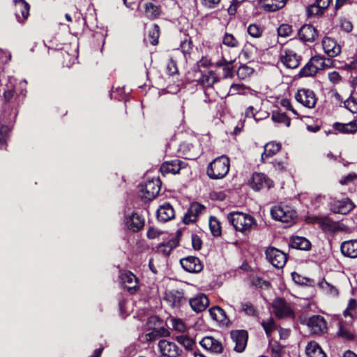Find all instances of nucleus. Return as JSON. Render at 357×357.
Returning a JSON list of instances; mask_svg holds the SVG:
<instances>
[{
    "mask_svg": "<svg viewBox=\"0 0 357 357\" xmlns=\"http://www.w3.org/2000/svg\"><path fill=\"white\" fill-rule=\"evenodd\" d=\"M253 70L247 66H241L237 70V75L241 79H245L247 76L250 75L252 73Z\"/></svg>",
    "mask_w": 357,
    "mask_h": 357,
    "instance_id": "nucleus-54",
    "label": "nucleus"
},
{
    "mask_svg": "<svg viewBox=\"0 0 357 357\" xmlns=\"http://www.w3.org/2000/svg\"><path fill=\"white\" fill-rule=\"evenodd\" d=\"M316 222L325 232L333 233L343 230V225L326 216L317 218Z\"/></svg>",
    "mask_w": 357,
    "mask_h": 357,
    "instance_id": "nucleus-13",
    "label": "nucleus"
},
{
    "mask_svg": "<svg viewBox=\"0 0 357 357\" xmlns=\"http://www.w3.org/2000/svg\"><path fill=\"white\" fill-rule=\"evenodd\" d=\"M146 15L150 18H155L160 14V9L158 6L151 3L145 5Z\"/></svg>",
    "mask_w": 357,
    "mask_h": 357,
    "instance_id": "nucleus-45",
    "label": "nucleus"
},
{
    "mask_svg": "<svg viewBox=\"0 0 357 357\" xmlns=\"http://www.w3.org/2000/svg\"><path fill=\"white\" fill-rule=\"evenodd\" d=\"M175 216L174 210L172 206L169 203H165L158 208L157 218L162 222H167L173 219Z\"/></svg>",
    "mask_w": 357,
    "mask_h": 357,
    "instance_id": "nucleus-24",
    "label": "nucleus"
},
{
    "mask_svg": "<svg viewBox=\"0 0 357 357\" xmlns=\"http://www.w3.org/2000/svg\"><path fill=\"white\" fill-rule=\"evenodd\" d=\"M312 63H313V66L317 71V73L319 70H324V66H326V63H324V59L321 56H314L311 59Z\"/></svg>",
    "mask_w": 357,
    "mask_h": 357,
    "instance_id": "nucleus-51",
    "label": "nucleus"
},
{
    "mask_svg": "<svg viewBox=\"0 0 357 357\" xmlns=\"http://www.w3.org/2000/svg\"><path fill=\"white\" fill-rule=\"evenodd\" d=\"M167 297V299L171 303L172 307H179L184 300L183 295L178 292L170 293Z\"/></svg>",
    "mask_w": 357,
    "mask_h": 357,
    "instance_id": "nucleus-39",
    "label": "nucleus"
},
{
    "mask_svg": "<svg viewBox=\"0 0 357 357\" xmlns=\"http://www.w3.org/2000/svg\"><path fill=\"white\" fill-rule=\"evenodd\" d=\"M272 119L275 122L284 123L287 127L291 123L290 119L284 113L274 112L272 114Z\"/></svg>",
    "mask_w": 357,
    "mask_h": 357,
    "instance_id": "nucleus-43",
    "label": "nucleus"
},
{
    "mask_svg": "<svg viewBox=\"0 0 357 357\" xmlns=\"http://www.w3.org/2000/svg\"><path fill=\"white\" fill-rule=\"evenodd\" d=\"M209 227L212 234L214 236L221 235L220 222L215 217L211 216L209 219Z\"/></svg>",
    "mask_w": 357,
    "mask_h": 357,
    "instance_id": "nucleus-38",
    "label": "nucleus"
},
{
    "mask_svg": "<svg viewBox=\"0 0 357 357\" xmlns=\"http://www.w3.org/2000/svg\"><path fill=\"white\" fill-rule=\"evenodd\" d=\"M120 278L123 284V287L127 289L130 294L136 291L137 278L130 271H126L121 273Z\"/></svg>",
    "mask_w": 357,
    "mask_h": 357,
    "instance_id": "nucleus-23",
    "label": "nucleus"
},
{
    "mask_svg": "<svg viewBox=\"0 0 357 357\" xmlns=\"http://www.w3.org/2000/svg\"><path fill=\"white\" fill-rule=\"evenodd\" d=\"M228 221L236 231L243 234L250 232L256 225L255 219L250 215L242 212H231L227 215Z\"/></svg>",
    "mask_w": 357,
    "mask_h": 357,
    "instance_id": "nucleus-1",
    "label": "nucleus"
},
{
    "mask_svg": "<svg viewBox=\"0 0 357 357\" xmlns=\"http://www.w3.org/2000/svg\"><path fill=\"white\" fill-rule=\"evenodd\" d=\"M180 47L184 54H190L192 50V43L191 40L185 37V38L181 41Z\"/></svg>",
    "mask_w": 357,
    "mask_h": 357,
    "instance_id": "nucleus-52",
    "label": "nucleus"
},
{
    "mask_svg": "<svg viewBox=\"0 0 357 357\" xmlns=\"http://www.w3.org/2000/svg\"><path fill=\"white\" fill-rule=\"evenodd\" d=\"M334 128L340 132L353 134L357 131V120L352 121L348 123H335Z\"/></svg>",
    "mask_w": 357,
    "mask_h": 357,
    "instance_id": "nucleus-32",
    "label": "nucleus"
},
{
    "mask_svg": "<svg viewBox=\"0 0 357 357\" xmlns=\"http://www.w3.org/2000/svg\"><path fill=\"white\" fill-rule=\"evenodd\" d=\"M199 344L204 349L213 354H219L223 351L221 342L212 336L204 337Z\"/></svg>",
    "mask_w": 357,
    "mask_h": 357,
    "instance_id": "nucleus-14",
    "label": "nucleus"
},
{
    "mask_svg": "<svg viewBox=\"0 0 357 357\" xmlns=\"http://www.w3.org/2000/svg\"><path fill=\"white\" fill-rule=\"evenodd\" d=\"M291 277H292L293 280L296 284H306L307 282H308L307 278L303 277L301 275H299L298 273H295V272L291 273Z\"/></svg>",
    "mask_w": 357,
    "mask_h": 357,
    "instance_id": "nucleus-58",
    "label": "nucleus"
},
{
    "mask_svg": "<svg viewBox=\"0 0 357 357\" xmlns=\"http://www.w3.org/2000/svg\"><path fill=\"white\" fill-rule=\"evenodd\" d=\"M261 326H263L266 334L268 337H271L272 333L275 329V323L273 317H269L266 320L261 321Z\"/></svg>",
    "mask_w": 357,
    "mask_h": 357,
    "instance_id": "nucleus-40",
    "label": "nucleus"
},
{
    "mask_svg": "<svg viewBox=\"0 0 357 357\" xmlns=\"http://www.w3.org/2000/svg\"><path fill=\"white\" fill-rule=\"evenodd\" d=\"M307 325L313 334H321L326 331V322L320 315H314L309 318Z\"/></svg>",
    "mask_w": 357,
    "mask_h": 357,
    "instance_id": "nucleus-15",
    "label": "nucleus"
},
{
    "mask_svg": "<svg viewBox=\"0 0 357 357\" xmlns=\"http://www.w3.org/2000/svg\"><path fill=\"white\" fill-rule=\"evenodd\" d=\"M248 33L253 38H259L263 33V29L258 24H252L248 27Z\"/></svg>",
    "mask_w": 357,
    "mask_h": 357,
    "instance_id": "nucleus-46",
    "label": "nucleus"
},
{
    "mask_svg": "<svg viewBox=\"0 0 357 357\" xmlns=\"http://www.w3.org/2000/svg\"><path fill=\"white\" fill-rule=\"evenodd\" d=\"M272 307L275 316L280 319L294 317V312L290 304L282 298H275Z\"/></svg>",
    "mask_w": 357,
    "mask_h": 357,
    "instance_id": "nucleus-5",
    "label": "nucleus"
},
{
    "mask_svg": "<svg viewBox=\"0 0 357 357\" xmlns=\"http://www.w3.org/2000/svg\"><path fill=\"white\" fill-rule=\"evenodd\" d=\"M307 12L308 15H320L323 13L324 10L315 3L312 4L307 7Z\"/></svg>",
    "mask_w": 357,
    "mask_h": 357,
    "instance_id": "nucleus-55",
    "label": "nucleus"
},
{
    "mask_svg": "<svg viewBox=\"0 0 357 357\" xmlns=\"http://www.w3.org/2000/svg\"><path fill=\"white\" fill-rule=\"evenodd\" d=\"M149 36L151 38L150 43L152 45H156L158 43V39L159 37V26L154 24L151 30L149 31Z\"/></svg>",
    "mask_w": 357,
    "mask_h": 357,
    "instance_id": "nucleus-53",
    "label": "nucleus"
},
{
    "mask_svg": "<svg viewBox=\"0 0 357 357\" xmlns=\"http://www.w3.org/2000/svg\"><path fill=\"white\" fill-rule=\"evenodd\" d=\"M342 253L348 257H357V240L344 241L341 245Z\"/></svg>",
    "mask_w": 357,
    "mask_h": 357,
    "instance_id": "nucleus-26",
    "label": "nucleus"
},
{
    "mask_svg": "<svg viewBox=\"0 0 357 357\" xmlns=\"http://www.w3.org/2000/svg\"><path fill=\"white\" fill-rule=\"evenodd\" d=\"M178 245V241L176 239H172L166 243L160 244L158 248V251L165 256L169 255L173 249Z\"/></svg>",
    "mask_w": 357,
    "mask_h": 357,
    "instance_id": "nucleus-34",
    "label": "nucleus"
},
{
    "mask_svg": "<svg viewBox=\"0 0 357 357\" xmlns=\"http://www.w3.org/2000/svg\"><path fill=\"white\" fill-rule=\"evenodd\" d=\"M287 0H263L262 8L267 12H275L282 8Z\"/></svg>",
    "mask_w": 357,
    "mask_h": 357,
    "instance_id": "nucleus-29",
    "label": "nucleus"
},
{
    "mask_svg": "<svg viewBox=\"0 0 357 357\" xmlns=\"http://www.w3.org/2000/svg\"><path fill=\"white\" fill-rule=\"evenodd\" d=\"M10 132V128L8 126H0V146L1 148L3 146L6 148Z\"/></svg>",
    "mask_w": 357,
    "mask_h": 357,
    "instance_id": "nucleus-42",
    "label": "nucleus"
},
{
    "mask_svg": "<svg viewBox=\"0 0 357 357\" xmlns=\"http://www.w3.org/2000/svg\"><path fill=\"white\" fill-rule=\"evenodd\" d=\"M172 326L174 328L178 331L182 332L185 330V326L181 320L173 319Z\"/></svg>",
    "mask_w": 357,
    "mask_h": 357,
    "instance_id": "nucleus-60",
    "label": "nucleus"
},
{
    "mask_svg": "<svg viewBox=\"0 0 357 357\" xmlns=\"http://www.w3.org/2000/svg\"><path fill=\"white\" fill-rule=\"evenodd\" d=\"M202 240L197 235H192V245L195 250H199L202 248Z\"/></svg>",
    "mask_w": 357,
    "mask_h": 357,
    "instance_id": "nucleus-61",
    "label": "nucleus"
},
{
    "mask_svg": "<svg viewBox=\"0 0 357 357\" xmlns=\"http://www.w3.org/2000/svg\"><path fill=\"white\" fill-rule=\"evenodd\" d=\"M185 163L184 162L175 159L171 161H166L162 163L160 167V172L162 174H178L182 168H184Z\"/></svg>",
    "mask_w": 357,
    "mask_h": 357,
    "instance_id": "nucleus-21",
    "label": "nucleus"
},
{
    "mask_svg": "<svg viewBox=\"0 0 357 357\" xmlns=\"http://www.w3.org/2000/svg\"><path fill=\"white\" fill-rule=\"evenodd\" d=\"M356 306H357V303H356V300L354 298L349 299L348 305H347V307L344 312V315L347 316L348 314H349V311L355 310Z\"/></svg>",
    "mask_w": 357,
    "mask_h": 357,
    "instance_id": "nucleus-64",
    "label": "nucleus"
},
{
    "mask_svg": "<svg viewBox=\"0 0 357 357\" xmlns=\"http://www.w3.org/2000/svg\"><path fill=\"white\" fill-rule=\"evenodd\" d=\"M265 254L268 261L275 268H281L287 262L286 254L274 247L268 248Z\"/></svg>",
    "mask_w": 357,
    "mask_h": 357,
    "instance_id": "nucleus-6",
    "label": "nucleus"
},
{
    "mask_svg": "<svg viewBox=\"0 0 357 357\" xmlns=\"http://www.w3.org/2000/svg\"><path fill=\"white\" fill-rule=\"evenodd\" d=\"M250 185L253 190L259 191L264 188H271L273 185V183L266 174L255 173L250 181Z\"/></svg>",
    "mask_w": 357,
    "mask_h": 357,
    "instance_id": "nucleus-10",
    "label": "nucleus"
},
{
    "mask_svg": "<svg viewBox=\"0 0 357 357\" xmlns=\"http://www.w3.org/2000/svg\"><path fill=\"white\" fill-rule=\"evenodd\" d=\"M272 218L284 223H292L297 218V213L288 205H277L271 210Z\"/></svg>",
    "mask_w": 357,
    "mask_h": 357,
    "instance_id": "nucleus-3",
    "label": "nucleus"
},
{
    "mask_svg": "<svg viewBox=\"0 0 357 357\" xmlns=\"http://www.w3.org/2000/svg\"><path fill=\"white\" fill-rule=\"evenodd\" d=\"M205 209L206 208L203 205L197 202L191 204L187 213L183 217V222L186 225L195 222L197 220V217L202 214Z\"/></svg>",
    "mask_w": 357,
    "mask_h": 357,
    "instance_id": "nucleus-18",
    "label": "nucleus"
},
{
    "mask_svg": "<svg viewBox=\"0 0 357 357\" xmlns=\"http://www.w3.org/2000/svg\"><path fill=\"white\" fill-rule=\"evenodd\" d=\"M295 98L298 102L309 109L314 108L317 101L314 92L308 89H298Z\"/></svg>",
    "mask_w": 357,
    "mask_h": 357,
    "instance_id": "nucleus-7",
    "label": "nucleus"
},
{
    "mask_svg": "<svg viewBox=\"0 0 357 357\" xmlns=\"http://www.w3.org/2000/svg\"><path fill=\"white\" fill-rule=\"evenodd\" d=\"M338 337L346 340H353L355 338L354 332L349 328L340 324L339 330L337 333Z\"/></svg>",
    "mask_w": 357,
    "mask_h": 357,
    "instance_id": "nucleus-37",
    "label": "nucleus"
},
{
    "mask_svg": "<svg viewBox=\"0 0 357 357\" xmlns=\"http://www.w3.org/2000/svg\"><path fill=\"white\" fill-rule=\"evenodd\" d=\"M354 204L349 198L343 199L342 200H335L331 203L330 209L334 213L347 214L354 208Z\"/></svg>",
    "mask_w": 357,
    "mask_h": 357,
    "instance_id": "nucleus-11",
    "label": "nucleus"
},
{
    "mask_svg": "<svg viewBox=\"0 0 357 357\" xmlns=\"http://www.w3.org/2000/svg\"><path fill=\"white\" fill-rule=\"evenodd\" d=\"M189 303L192 310L198 313L206 309L209 300L205 294H198L190 299Z\"/></svg>",
    "mask_w": 357,
    "mask_h": 357,
    "instance_id": "nucleus-19",
    "label": "nucleus"
},
{
    "mask_svg": "<svg viewBox=\"0 0 357 357\" xmlns=\"http://www.w3.org/2000/svg\"><path fill=\"white\" fill-rule=\"evenodd\" d=\"M229 167L230 161L229 158L222 155L209 163L206 174L212 179H220L228 174Z\"/></svg>",
    "mask_w": 357,
    "mask_h": 357,
    "instance_id": "nucleus-2",
    "label": "nucleus"
},
{
    "mask_svg": "<svg viewBox=\"0 0 357 357\" xmlns=\"http://www.w3.org/2000/svg\"><path fill=\"white\" fill-rule=\"evenodd\" d=\"M292 31V26L287 24H282L278 28V36L283 38L291 36Z\"/></svg>",
    "mask_w": 357,
    "mask_h": 357,
    "instance_id": "nucleus-48",
    "label": "nucleus"
},
{
    "mask_svg": "<svg viewBox=\"0 0 357 357\" xmlns=\"http://www.w3.org/2000/svg\"><path fill=\"white\" fill-rule=\"evenodd\" d=\"M246 89L245 86L240 84H233L231 85L229 91L228 93L229 95H235V94H244L245 89Z\"/></svg>",
    "mask_w": 357,
    "mask_h": 357,
    "instance_id": "nucleus-50",
    "label": "nucleus"
},
{
    "mask_svg": "<svg viewBox=\"0 0 357 357\" xmlns=\"http://www.w3.org/2000/svg\"><path fill=\"white\" fill-rule=\"evenodd\" d=\"M248 337V333L244 330L231 331V338L235 343L234 351L238 353L243 352L246 347Z\"/></svg>",
    "mask_w": 357,
    "mask_h": 357,
    "instance_id": "nucleus-12",
    "label": "nucleus"
},
{
    "mask_svg": "<svg viewBox=\"0 0 357 357\" xmlns=\"http://www.w3.org/2000/svg\"><path fill=\"white\" fill-rule=\"evenodd\" d=\"M201 4L207 8H214L220 2V0H200Z\"/></svg>",
    "mask_w": 357,
    "mask_h": 357,
    "instance_id": "nucleus-59",
    "label": "nucleus"
},
{
    "mask_svg": "<svg viewBox=\"0 0 357 357\" xmlns=\"http://www.w3.org/2000/svg\"><path fill=\"white\" fill-rule=\"evenodd\" d=\"M211 317L218 322H223L226 319L225 312L220 307H213L209 309Z\"/></svg>",
    "mask_w": 357,
    "mask_h": 357,
    "instance_id": "nucleus-33",
    "label": "nucleus"
},
{
    "mask_svg": "<svg viewBox=\"0 0 357 357\" xmlns=\"http://www.w3.org/2000/svg\"><path fill=\"white\" fill-rule=\"evenodd\" d=\"M317 73V71L313 66V63H312L311 60L308 61L307 63L305 64V66L301 68V70L299 72V76L300 77H309V76H314Z\"/></svg>",
    "mask_w": 357,
    "mask_h": 357,
    "instance_id": "nucleus-41",
    "label": "nucleus"
},
{
    "mask_svg": "<svg viewBox=\"0 0 357 357\" xmlns=\"http://www.w3.org/2000/svg\"><path fill=\"white\" fill-rule=\"evenodd\" d=\"M322 46L325 53L331 56L335 57L341 52V47L331 37H324L322 40Z\"/></svg>",
    "mask_w": 357,
    "mask_h": 357,
    "instance_id": "nucleus-20",
    "label": "nucleus"
},
{
    "mask_svg": "<svg viewBox=\"0 0 357 357\" xmlns=\"http://www.w3.org/2000/svg\"><path fill=\"white\" fill-rule=\"evenodd\" d=\"M306 354L308 357H326L319 345L315 342H310L305 349Z\"/></svg>",
    "mask_w": 357,
    "mask_h": 357,
    "instance_id": "nucleus-31",
    "label": "nucleus"
},
{
    "mask_svg": "<svg viewBox=\"0 0 357 357\" xmlns=\"http://www.w3.org/2000/svg\"><path fill=\"white\" fill-rule=\"evenodd\" d=\"M126 225L130 230L136 232L143 228L144 219L138 213H133L126 218Z\"/></svg>",
    "mask_w": 357,
    "mask_h": 357,
    "instance_id": "nucleus-25",
    "label": "nucleus"
},
{
    "mask_svg": "<svg viewBox=\"0 0 357 357\" xmlns=\"http://www.w3.org/2000/svg\"><path fill=\"white\" fill-rule=\"evenodd\" d=\"M180 264L183 268L189 273H199L203 268L200 260L193 256H188L181 259Z\"/></svg>",
    "mask_w": 357,
    "mask_h": 357,
    "instance_id": "nucleus-16",
    "label": "nucleus"
},
{
    "mask_svg": "<svg viewBox=\"0 0 357 357\" xmlns=\"http://www.w3.org/2000/svg\"><path fill=\"white\" fill-rule=\"evenodd\" d=\"M281 149L279 143L268 142L264 146V151L261 153V160L265 162L268 158L275 155Z\"/></svg>",
    "mask_w": 357,
    "mask_h": 357,
    "instance_id": "nucleus-30",
    "label": "nucleus"
},
{
    "mask_svg": "<svg viewBox=\"0 0 357 357\" xmlns=\"http://www.w3.org/2000/svg\"><path fill=\"white\" fill-rule=\"evenodd\" d=\"M158 348L162 356L178 357L182 352L175 342L165 339H162L158 342Z\"/></svg>",
    "mask_w": 357,
    "mask_h": 357,
    "instance_id": "nucleus-8",
    "label": "nucleus"
},
{
    "mask_svg": "<svg viewBox=\"0 0 357 357\" xmlns=\"http://www.w3.org/2000/svg\"><path fill=\"white\" fill-rule=\"evenodd\" d=\"M328 79L333 84H337L341 81V76L336 71L328 73Z\"/></svg>",
    "mask_w": 357,
    "mask_h": 357,
    "instance_id": "nucleus-62",
    "label": "nucleus"
},
{
    "mask_svg": "<svg viewBox=\"0 0 357 357\" xmlns=\"http://www.w3.org/2000/svg\"><path fill=\"white\" fill-rule=\"evenodd\" d=\"M301 61V56L291 50L285 49L281 53L280 61L287 68L295 69L298 68Z\"/></svg>",
    "mask_w": 357,
    "mask_h": 357,
    "instance_id": "nucleus-9",
    "label": "nucleus"
},
{
    "mask_svg": "<svg viewBox=\"0 0 357 357\" xmlns=\"http://www.w3.org/2000/svg\"><path fill=\"white\" fill-rule=\"evenodd\" d=\"M233 76V69L232 67L230 66L229 63H227L224 65L223 68V77L224 78H229Z\"/></svg>",
    "mask_w": 357,
    "mask_h": 357,
    "instance_id": "nucleus-63",
    "label": "nucleus"
},
{
    "mask_svg": "<svg viewBox=\"0 0 357 357\" xmlns=\"http://www.w3.org/2000/svg\"><path fill=\"white\" fill-rule=\"evenodd\" d=\"M222 43L229 47H236L239 45L238 40L232 34L227 33L223 36Z\"/></svg>",
    "mask_w": 357,
    "mask_h": 357,
    "instance_id": "nucleus-44",
    "label": "nucleus"
},
{
    "mask_svg": "<svg viewBox=\"0 0 357 357\" xmlns=\"http://www.w3.org/2000/svg\"><path fill=\"white\" fill-rule=\"evenodd\" d=\"M177 340L178 342L181 344L186 349H192L195 342L191 338L187 336L181 335L177 337Z\"/></svg>",
    "mask_w": 357,
    "mask_h": 357,
    "instance_id": "nucleus-49",
    "label": "nucleus"
},
{
    "mask_svg": "<svg viewBox=\"0 0 357 357\" xmlns=\"http://www.w3.org/2000/svg\"><path fill=\"white\" fill-rule=\"evenodd\" d=\"M160 185L161 183L158 178L149 180L141 185L139 196L145 202L151 201L159 194Z\"/></svg>",
    "mask_w": 357,
    "mask_h": 357,
    "instance_id": "nucleus-4",
    "label": "nucleus"
},
{
    "mask_svg": "<svg viewBox=\"0 0 357 357\" xmlns=\"http://www.w3.org/2000/svg\"><path fill=\"white\" fill-rule=\"evenodd\" d=\"M344 107L353 114L357 113V101L354 98H349L344 102Z\"/></svg>",
    "mask_w": 357,
    "mask_h": 357,
    "instance_id": "nucleus-56",
    "label": "nucleus"
},
{
    "mask_svg": "<svg viewBox=\"0 0 357 357\" xmlns=\"http://www.w3.org/2000/svg\"><path fill=\"white\" fill-rule=\"evenodd\" d=\"M242 310L249 316H257V310L256 307L250 302H244L241 303Z\"/></svg>",
    "mask_w": 357,
    "mask_h": 357,
    "instance_id": "nucleus-47",
    "label": "nucleus"
},
{
    "mask_svg": "<svg viewBox=\"0 0 357 357\" xmlns=\"http://www.w3.org/2000/svg\"><path fill=\"white\" fill-rule=\"evenodd\" d=\"M289 246L291 248L308 250L311 248V243L307 238L296 236L290 238Z\"/></svg>",
    "mask_w": 357,
    "mask_h": 357,
    "instance_id": "nucleus-27",
    "label": "nucleus"
},
{
    "mask_svg": "<svg viewBox=\"0 0 357 357\" xmlns=\"http://www.w3.org/2000/svg\"><path fill=\"white\" fill-rule=\"evenodd\" d=\"M169 335V332L164 328L154 329L151 332L146 334V340L147 341H153L160 337H166Z\"/></svg>",
    "mask_w": 357,
    "mask_h": 357,
    "instance_id": "nucleus-36",
    "label": "nucleus"
},
{
    "mask_svg": "<svg viewBox=\"0 0 357 357\" xmlns=\"http://www.w3.org/2000/svg\"><path fill=\"white\" fill-rule=\"evenodd\" d=\"M167 72L170 75H174L178 73L176 63L172 59H169L167 64Z\"/></svg>",
    "mask_w": 357,
    "mask_h": 357,
    "instance_id": "nucleus-57",
    "label": "nucleus"
},
{
    "mask_svg": "<svg viewBox=\"0 0 357 357\" xmlns=\"http://www.w3.org/2000/svg\"><path fill=\"white\" fill-rule=\"evenodd\" d=\"M300 39L304 42H314L318 37V31L310 24H305L298 31Z\"/></svg>",
    "mask_w": 357,
    "mask_h": 357,
    "instance_id": "nucleus-22",
    "label": "nucleus"
},
{
    "mask_svg": "<svg viewBox=\"0 0 357 357\" xmlns=\"http://www.w3.org/2000/svg\"><path fill=\"white\" fill-rule=\"evenodd\" d=\"M219 81V78L215 75L213 71H206L202 73L198 82L204 87H211Z\"/></svg>",
    "mask_w": 357,
    "mask_h": 357,
    "instance_id": "nucleus-28",
    "label": "nucleus"
},
{
    "mask_svg": "<svg viewBox=\"0 0 357 357\" xmlns=\"http://www.w3.org/2000/svg\"><path fill=\"white\" fill-rule=\"evenodd\" d=\"M15 12L17 20L24 23L29 15L30 6L25 0H15Z\"/></svg>",
    "mask_w": 357,
    "mask_h": 357,
    "instance_id": "nucleus-17",
    "label": "nucleus"
},
{
    "mask_svg": "<svg viewBox=\"0 0 357 357\" xmlns=\"http://www.w3.org/2000/svg\"><path fill=\"white\" fill-rule=\"evenodd\" d=\"M319 287L327 294L332 296H337L339 294L338 289L334 285L323 279L319 282Z\"/></svg>",
    "mask_w": 357,
    "mask_h": 357,
    "instance_id": "nucleus-35",
    "label": "nucleus"
}]
</instances>
